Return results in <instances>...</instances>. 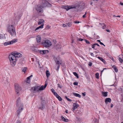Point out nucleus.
Here are the masks:
<instances>
[{
    "label": "nucleus",
    "mask_w": 123,
    "mask_h": 123,
    "mask_svg": "<svg viewBox=\"0 0 123 123\" xmlns=\"http://www.w3.org/2000/svg\"><path fill=\"white\" fill-rule=\"evenodd\" d=\"M58 87H59L60 88H61L62 87V86L59 84H58Z\"/></svg>",
    "instance_id": "43"
},
{
    "label": "nucleus",
    "mask_w": 123,
    "mask_h": 123,
    "mask_svg": "<svg viewBox=\"0 0 123 123\" xmlns=\"http://www.w3.org/2000/svg\"><path fill=\"white\" fill-rule=\"evenodd\" d=\"M61 118L62 120L66 122H67L68 121V120L67 119L65 118L63 116H62Z\"/></svg>",
    "instance_id": "22"
},
{
    "label": "nucleus",
    "mask_w": 123,
    "mask_h": 123,
    "mask_svg": "<svg viewBox=\"0 0 123 123\" xmlns=\"http://www.w3.org/2000/svg\"><path fill=\"white\" fill-rule=\"evenodd\" d=\"M106 31L108 32H110V31L109 30H107Z\"/></svg>",
    "instance_id": "55"
},
{
    "label": "nucleus",
    "mask_w": 123,
    "mask_h": 123,
    "mask_svg": "<svg viewBox=\"0 0 123 123\" xmlns=\"http://www.w3.org/2000/svg\"><path fill=\"white\" fill-rule=\"evenodd\" d=\"M43 26L44 24H42V25H41L40 26L37 28L35 30V31H36L40 28H43Z\"/></svg>",
    "instance_id": "23"
},
{
    "label": "nucleus",
    "mask_w": 123,
    "mask_h": 123,
    "mask_svg": "<svg viewBox=\"0 0 123 123\" xmlns=\"http://www.w3.org/2000/svg\"><path fill=\"white\" fill-rule=\"evenodd\" d=\"M84 40H85V42L87 44H90V43L89 41L85 39H84Z\"/></svg>",
    "instance_id": "34"
},
{
    "label": "nucleus",
    "mask_w": 123,
    "mask_h": 123,
    "mask_svg": "<svg viewBox=\"0 0 123 123\" xmlns=\"http://www.w3.org/2000/svg\"><path fill=\"white\" fill-rule=\"evenodd\" d=\"M99 74L97 73L95 74V77L96 78L98 79L99 78Z\"/></svg>",
    "instance_id": "28"
},
{
    "label": "nucleus",
    "mask_w": 123,
    "mask_h": 123,
    "mask_svg": "<svg viewBox=\"0 0 123 123\" xmlns=\"http://www.w3.org/2000/svg\"><path fill=\"white\" fill-rule=\"evenodd\" d=\"M90 54L92 56H94V54H93V53H90Z\"/></svg>",
    "instance_id": "45"
},
{
    "label": "nucleus",
    "mask_w": 123,
    "mask_h": 123,
    "mask_svg": "<svg viewBox=\"0 0 123 123\" xmlns=\"http://www.w3.org/2000/svg\"><path fill=\"white\" fill-rule=\"evenodd\" d=\"M26 69L27 68L26 67H25L23 70V72H25L26 71Z\"/></svg>",
    "instance_id": "38"
},
{
    "label": "nucleus",
    "mask_w": 123,
    "mask_h": 123,
    "mask_svg": "<svg viewBox=\"0 0 123 123\" xmlns=\"http://www.w3.org/2000/svg\"><path fill=\"white\" fill-rule=\"evenodd\" d=\"M113 68L114 70V71L116 72H117L118 71V70L117 68L115 66H113Z\"/></svg>",
    "instance_id": "26"
},
{
    "label": "nucleus",
    "mask_w": 123,
    "mask_h": 123,
    "mask_svg": "<svg viewBox=\"0 0 123 123\" xmlns=\"http://www.w3.org/2000/svg\"><path fill=\"white\" fill-rule=\"evenodd\" d=\"M100 43L101 45H104V44L103 43L101 42H100Z\"/></svg>",
    "instance_id": "56"
},
{
    "label": "nucleus",
    "mask_w": 123,
    "mask_h": 123,
    "mask_svg": "<svg viewBox=\"0 0 123 123\" xmlns=\"http://www.w3.org/2000/svg\"><path fill=\"white\" fill-rule=\"evenodd\" d=\"M42 44L44 47L46 48L49 47L52 45L51 42L48 40L43 41L42 43Z\"/></svg>",
    "instance_id": "4"
},
{
    "label": "nucleus",
    "mask_w": 123,
    "mask_h": 123,
    "mask_svg": "<svg viewBox=\"0 0 123 123\" xmlns=\"http://www.w3.org/2000/svg\"><path fill=\"white\" fill-rule=\"evenodd\" d=\"M56 64L61 65V62L60 61H59L58 60H57L56 62Z\"/></svg>",
    "instance_id": "33"
},
{
    "label": "nucleus",
    "mask_w": 123,
    "mask_h": 123,
    "mask_svg": "<svg viewBox=\"0 0 123 123\" xmlns=\"http://www.w3.org/2000/svg\"><path fill=\"white\" fill-rule=\"evenodd\" d=\"M38 24L39 25L44 24L43 23L44 22V20L43 19H40L38 20Z\"/></svg>",
    "instance_id": "19"
},
{
    "label": "nucleus",
    "mask_w": 123,
    "mask_h": 123,
    "mask_svg": "<svg viewBox=\"0 0 123 123\" xmlns=\"http://www.w3.org/2000/svg\"><path fill=\"white\" fill-rule=\"evenodd\" d=\"M79 106V105L77 104V103H74V104L73 105V111H74Z\"/></svg>",
    "instance_id": "15"
},
{
    "label": "nucleus",
    "mask_w": 123,
    "mask_h": 123,
    "mask_svg": "<svg viewBox=\"0 0 123 123\" xmlns=\"http://www.w3.org/2000/svg\"><path fill=\"white\" fill-rule=\"evenodd\" d=\"M93 3V1H92H92H91V3H90V5H92V3Z\"/></svg>",
    "instance_id": "53"
},
{
    "label": "nucleus",
    "mask_w": 123,
    "mask_h": 123,
    "mask_svg": "<svg viewBox=\"0 0 123 123\" xmlns=\"http://www.w3.org/2000/svg\"><path fill=\"white\" fill-rule=\"evenodd\" d=\"M75 7V6H64V8H65L67 11H68V10H69V9H72V8H75H75H74Z\"/></svg>",
    "instance_id": "16"
},
{
    "label": "nucleus",
    "mask_w": 123,
    "mask_h": 123,
    "mask_svg": "<svg viewBox=\"0 0 123 123\" xmlns=\"http://www.w3.org/2000/svg\"><path fill=\"white\" fill-rule=\"evenodd\" d=\"M33 76V75H30V76L28 77V79H29V78H30Z\"/></svg>",
    "instance_id": "48"
},
{
    "label": "nucleus",
    "mask_w": 123,
    "mask_h": 123,
    "mask_svg": "<svg viewBox=\"0 0 123 123\" xmlns=\"http://www.w3.org/2000/svg\"><path fill=\"white\" fill-rule=\"evenodd\" d=\"M36 41L37 43L40 42L41 40V38L40 36H38L36 38Z\"/></svg>",
    "instance_id": "17"
},
{
    "label": "nucleus",
    "mask_w": 123,
    "mask_h": 123,
    "mask_svg": "<svg viewBox=\"0 0 123 123\" xmlns=\"http://www.w3.org/2000/svg\"><path fill=\"white\" fill-rule=\"evenodd\" d=\"M9 58L11 64L12 66H14L16 63L17 59L15 56L12 53L9 56Z\"/></svg>",
    "instance_id": "3"
},
{
    "label": "nucleus",
    "mask_w": 123,
    "mask_h": 123,
    "mask_svg": "<svg viewBox=\"0 0 123 123\" xmlns=\"http://www.w3.org/2000/svg\"><path fill=\"white\" fill-rule=\"evenodd\" d=\"M78 83L77 82H75L73 83V84L75 85H78Z\"/></svg>",
    "instance_id": "39"
},
{
    "label": "nucleus",
    "mask_w": 123,
    "mask_h": 123,
    "mask_svg": "<svg viewBox=\"0 0 123 123\" xmlns=\"http://www.w3.org/2000/svg\"><path fill=\"white\" fill-rule=\"evenodd\" d=\"M12 53L15 56L16 58L21 57L22 56V55L20 53L18 52H17L15 51L14 52Z\"/></svg>",
    "instance_id": "12"
},
{
    "label": "nucleus",
    "mask_w": 123,
    "mask_h": 123,
    "mask_svg": "<svg viewBox=\"0 0 123 123\" xmlns=\"http://www.w3.org/2000/svg\"><path fill=\"white\" fill-rule=\"evenodd\" d=\"M99 60L101 61L104 63H105V60L101 57H100V58Z\"/></svg>",
    "instance_id": "30"
},
{
    "label": "nucleus",
    "mask_w": 123,
    "mask_h": 123,
    "mask_svg": "<svg viewBox=\"0 0 123 123\" xmlns=\"http://www.w3.org/2000/svg\"><path fill=\"white\" fill-rule=\"evenodd\" d=\"M120 4L121 5H122V6L123 5V3H122V2H120Z\"/></svg>",
    "instance_id": "57"
},
{
    "label": "nucleus",
    "mask_w": 123,
    "mask_h": 123,
    "mask_svg": "<svg viewBox=\"0 0 123 123\" xmlns=\"http://www.w3.org/2000/svg\"><path fill=\"white\" fill-rule=\"evenodd\" d=\"M116 17L120 18V15H118V16H116Z\"/></svg>",
    "instance_id": "61"
},
{
    "label": "nucleus",
    "mask_w": 123,
    "mask_h": 123,
    "mask_svg": "<svg viewBox=\"0 0 123 123\" xmlns=\"http://www.w3.org/2000/svg\"><path fill=\"white\" fill-rule=\"evenodd\" d=\"M46 104L45 101L44 100H42L40 105L41 106L39 107V109L41 110L44 109L45 106Z\"/></svg>",
    "instance_id": "11"
},
{
    "label": "nucleus",
    "mask_w": 123,
    "mask_h": 123,
    "mask_svg": "<svg viewBox=\"0 0 123 123\" xmlns=\"http://www.w3.org/2000/svg\"><path fill=\"white\" fill-rule=\"evenodd\" d=\"M20 102V98H19L17 101V106L18 107V110L17 111L18 116L19 115L20 113L23 110V105Z\"/></svg>",
    "instance_id": "1"
},
{
    "label": "nucleus",
    "mask_w": 123,
    "mask_h": 123,
    "mask_svg": "<svg viewBox=\"0 0 123 123\" xmlns=\"http://www.w3.org/2000/svg\"><path fill=\"white\" fill-rule=\"evenodd\" d=\"M26 82L28 83H29L30 82V78H29V79H28V77L27 78L26 80Z\"/></svg>",
    "instance_id": "31"
},
{
    "label": "nucleus",
    "mask_w": 123,
    "mask_h": 123,
    "mask_svg": "<svg viewBox=\"0 0 123 123\" xmlns=\"http://www.w3.org/2000/svg\"><path fill=\"white\" fill-rule=\"evenodd\" d=\"M17 40L16 39H14L13 40L11 41L6 42L4 43V45L6 46L8 45H9L17 41Z\"/></svg>",
    "instance_id": "7"
},
{
    "label": "nucleus",
    "mask_w": 123,
    "mask_h": 123,
    "mask_svg": "<svg viewBox=\"0 0 123 123\" xmlns=\"http://www.w3.org/2000/svg\"><path fill=\"white\" fill-rule=\"evenodd\" d=\"M51 91L54 94V95L55 94V93H57L55 92V90L53 88L52 89H51Z\"/></svg>",
    "instance_id": "27"
},
{
    "label": "nucleus",
    "mask_w": 123,
    "mask_h": 123,
    "mask_svg": "<svg viewBox=\"0 0 123 123\" xmlns=\"http://www.w3.org/2000/svg\"><path fill=\"white\" fill-rule=\"evenodd\" d=\"M96 44V45H97L98 46H99V45L98 43H95V45Z\"/></svg>",
    "instance_id": "52"
},
{
    "label": "nucleus",
    "mask_w": 123,
    "mask_h": 123,
    "mask_svg": "<svg viewBox=\"0 0 123 123\" xmlns=\"http://www.w3.org/2000/svg\"><path fill=\"white\" fill-rule=\"evenodd\" d=\"M73 74L77 78H79V76L78 74L75 72H74L73 73Z\"/></svg>",
    "instance_id": "29"
},
{
    "label": "nucleus",
    "mask_w": 123,
    "mask_h": 123,
    "mask_svg": "<svg viewBox=\"0 0 123 123\" xmlns=\"http://www.w3.org/2000/svg\"><path fill=\"white\" fill-rule=\"evenodd\" d=\"M86 93L85 92L82 93V94L83 95V96L84 97L85 96V95H86Z\"/></svg>",
    "instance_id": "44"
},
{
    "label": "nucleus",
    "mask_w": 123,
    "mask_h": 123,
    "mask_svg": "<svg viewBox=\"0 0 123 123\" xmlns=\"http://www.w3.org/2000/svg\"><path fill=\"white\" fill-rule=\"evenodd\" d=\"M92 63L91 62H89V64H88V65L89 66L91 67V66H92Z\"/></svg>",
    "instance_id": "37"
},
{
    "label": "nucleus",
    "mask_w": 123,
    "mask_h": 123,
    "mask_svg": "<svg viewBox=\"0 0 123 123\" xmlns=\"http://www.w3.org/2000/svg\"><path fill=\"white\" fill-rule=\"evenodd\" d=\"M31 59H32V61H34V59L33 58H31Z\"/></svg>",
    "instance_id": "63"
},
{
    "label": "nucleus",
    "mask_w": 123,
    "mask_h": 123,
    "mask_svg": "<svg viewBox=\"0 0 123 123\" xmlns=\"http://www.w3.org/2000/svg\"><path fill=\"white\" fill-rule=\"evenodd\" d=\"M65 98H66V99L69 102H71L72 101V100L69 98H68L67 96H65Z\"/></svg>",
    "instance_id": "32"
},
{
    "label": "nucleus",
    "mask_w": 123,
    "mask_h": 123,
    "mask_svg": "<svg viewBox=\"0 0 123 123\" xmlns=\"http://www.w3.org/2000/svg\"><path fill=\"white\" fill-rule=\"evenodd\" d=\"M63 26L64 27L67 26V25L65 24H63Z\"/></svg>",
    "instance_id": "50"
},
{
    "label": "nucleus",
    "mask_w": 123,
    "mask_h": 123,
    "mask_svg": "<svg viewBox=\"0 0 123 123\" xmlns=\"http://www.w3.org/2000/svg\"><path fill=\"white\" fill-rule=\"evenodd\" d=\"M96 44L95 45V43L93 44L92 45V48L94 49L96 46Z\"/></svg>",
    "instance_id": "36"
},
{
    "label": "nucleus",
    "mask_w": 123,
    "mask_h": 123,
    "mask_svg": "<svg viewBox=\"0 0 123 123\" xmlns=\"http://www.w3.org/2000/svg\"><path fill=\"white\" fill-rule=\"evenodd\" d=\"M83 40H84V39H83L81 38H79L78 39V40L80 41H82Z\"/></svg>",
    "instance_id": "47"
},
{
    "label": "nucleus",
    "mask_w": 123,
    "mask_h": 123,
    "mask_svg": "<svg viewBox=\"0 0 123 123\" xmlns=\"http://www.w3.org/2000/svg\"><path fill=\"white\" fill-rule=\"evenodd\" d=\"M82 17L83 18H85L86 17V15H83V16H82Z\"/></svg>",
    "instance_id": "51"
},
{
    "label": "nucleus",
    "mask_w": 123,
    "mask_h": 123,
    "mask_svg": "<svg viewBox=\"0 0 123 123\" xmlns=\"http://www.w3.org/2000/svg\"><path fill=\"white\" fill-rule=\"evenodd\" d=\"M108 92H102V94H103V95L105 97H107V93Z\"/></svg>",
    "instance_id": "24"
},
{
    "label": "nucleus",
    "mask_w": 123,
    "mask_h": 123,
    "mask_svg": "<svg viewBox=\"0 0 123 123\" xmlns=\"http://www.w3.org/2000/svg\"><path fill=\"white\" fill-rule=\"evenodd\" d=\"M47 84L45 83L44 86L43 85L41 86V87L39 86V91L43 90L45 88L47 85Z\"/></svg>",
    "instance_id": "13"
},
{
    "label": "nucleus",
    "mask_w": 123,
    "mask_h": 123,
    "mask_svg": "<svg viewBox=\"0 0 123 123\" xmlns=\"http://www.w3.org/2000/svg\"><path fill=\"white\" fill-rule=\"evenodd\" d=\"M85 4L84 3H82L80 4V5H77V6H75V9H77L75 11H81L83 10Z\"/></svg>",
    "instance_id": "5"
},
{
    "label": "nucleus",
    "mask_w": 123,
    "mask_h": 123,
    "mask_svg": "<svg viewBox=\"0 0 123 123\" xmlns=\"http://www.w3.org/2000/svg\"><path fill=\"white\" fill-rule=\"evenodd\" d=\"M119 58L118 59L119 61H120V62L122 63L123 62V59L120 57H119Z\"/></svg>",
    "instance_id": "35"
},
{
    "label": "nucleus",
    "mask_w": 123,
    "mask_h": 123,
    "mask_svg": "<svg viewBox=\"0 0 123 123\" xmlns=\"http://www.w3.org/2000/svg\"><path fill=\"white\" fill-rule=\"evenodd\" d=\"M60 65H59L58 66V68H57L58 69H59V67H60Z\"/></svg>",
    "instance_id": "58"
},
{
    "label": "nucleus",
    "mask_w": 123,
    "mask_h": 123,
    "mask_svg": "<svg viewBox=\"0 0 123 123\" xmlns=\"http://www.w3.org/2000/svg\"><path fill=\"white\" fill-rule=\"evenodd\" d=\"M97 41L98 42H99V43L101 42L100 40H97Z\"/></svg>",
    "instance_id": "62"
},
{
    "label": "nucleus",
    "mask_w": 123,
    "mask_h": 123,
    "mask_svg": "<svg viewBox=\"0 0 123 123\" xmlns=\"http://www.w3.org/2000/svg\"><path fill=\"white\" fill-rule=\"evenodd\" d=\"M39 86H36L31 87V90L34 93L38 92L39 91Z\"/></svg>",
    "instance_id": "9"
},
{
    "label": "nucleus",
    "mask_w": 123,
    "mask_h": 123,
    "mask_svg": "<svg viewBox=\"0 0 123 123\" xmlns=\"http://www.w3.org/2000/svg\"><path fill=\"white\" fill-rule=\"evenodd\" d=\"M46 76L47 78L49 77L50 75V73L49 72L48 70H47L46 71Z\"/></svg>",
    "instance_id": "25"
},
{
    "label": "nucleus",
    "mask_w": 123,
    "mask_h": 123,
    "mask_svg": "<svg viewBox=\"0 0 123 123\" xmlns=\"http://www.w3.org/2000/svg\"><path fill=\"white\" fill-rule=\"evenodd\" d=\"M65 112L66 113H68V110H66L65 111Z\"/></svg>",
    "instance_id": "59"
},
{
    "label": "nucleus",
    "mask_w": 123,
    "mask_h": 123,
    "mask_svg": "<svg viewBox=\"0 0 123 123\" xmlns=\"http://www.w3.org/2000/svg\"><path fill=\"white\" fill-rule=\"evenodd\" d=\"M67 26L70 27L71 26V25L70 24H67Z\"/></svg>",
    "instance_id": "46"
},
{
    "label": "nucleus",
    "mask_w": 123,
    "mask_h": 123,
    "mask_svg": "<svg viewBox=\"0 0 123 123\" xmlns=\"http://www.w3.org/2000/svg\"><path fill=\"white\" fill-rule=\"evenodd\" d=\"M49 50H40L39 52L41 54L44 55L48 53H49Z\"/></svg>",
    "instance_id": "14"
},
{
    "label": "nucleus",
    "mask_w": 123,
    "mask_h": 123,
    "mask_svg": "<svg viewBox=\"0 0 123 123\" xmlns=\"http://www.w3.org/2000/svg\"><path fill=\"white\" fill-rule=\"evenodd\" d=\"M113 104H111V107H113Z\"/></svg>",
    "instance_id": "60"
},
{
    "label": "nucleus",
    "mask_w": 123,
    "mask_h": 123,
    "mask_svg": "<svg viewBox=\"0 0 123 123\" xmlns=\"http://www.w3.org/2000/svg\"><path fill=\"white\" fill-rule=\"evenodd\" d=\"M15 88V91L18 94L19 92L21 90V88L20 86L18 84L15 83L14 84Z\"/></svg>",
    "instance_id": "6"
},
{
    "label": "nucleus",
    "mask_w": 123,
    "mask_h": 123,
    "mask_svg": "<svg viewBox=\"0 0 123 123\" xmlns=\"http://www.w3.org/2000/svg\"><path fill=\"white\" fill-rule=\"evenodd\" d=\"M7 31L12 36L15 35L16 34L15 27L12 25H9L8 26Z\"/></svg>",
    "instance_id": "2"
},
{
    "label": "nucleus",
    "mask_w": 123,
    "mask_h": 123,
    "mask_svg": "<svg viewBox=\"0 0 123 123\" xmlns=\"http://www.w3.org/2000/svg\"><path fill=\"white\" fill-rule=\"evenodd\" d=\"M106 69V68H104L103 69L102 71H101V73H102L103 71L104 70Z\"/></svg>",
    "instance_id": "54"
},
{
    "label": "nucleus",
    "mask_w": 123,
    "mask_h": 123,
    "mask_svg": "<svg viewBox=\"0 0 123 123\" xmlns=\"http://www.w3.org/2000/svg\"><path fill=\"white\" fill-rule=\"evenodd\" d=\"M73 95L75 96L79 97V98L81 97V95L79 94L76 93H73Z\"/></svg>",
    "instance_id": "21"
},
{
    "label": "nucleus",
    "mask_w": 123,
    "mask_h": 123,
    "mask_svg": "<svg viewBox=\"0 0 123 123\" xmlns=\"http://www.w3.org/2000/svg\"><path fill=\"white\" fill-rule=\"evenodd\" d=\"M98 1V0H93L92 1L93 2V3H97Z\"/></svg>",
    "instance_id": "40"
},
{
    "label": "nucleus",
    "mask_w": 123,
    "mask_h": 123,
    "mask_svg": "<svg viewBox=\"0 0 123 123\" xmlns=\"http://www.w3.org/2000/svg\"><path fill=\"white\" fill-rule=\"evenodd\" d=\"M55 97L57 98L58 99V100L61 101L62 100V98L61 97H60L59 96L57 93H55Z\"/></svg>",
    "instance_id": "18"
},
{
    "label": "nucleus",
    "mask_w": 123,
    "mask_h": 123,
    "mask_svg": "<svg viewBox=\"0 0 123 123\" xmlns=\"http://www.w3.org/2000/svg\"><path fill=\"white\" fill-rule=\"evenodd\" d=\"M111 100L110 98H106L105 99V102L106 104H107L108 102H111Z\"/></svg>",
    "instance_id": "20"
},
{
    "label": "nucleus",
    "mask_w": 123,
    "mask_h": 123,
    "mask_svg": "<svg viewBox=\"0 0 123 123\" xmlns=\"http://www.w3.org/2000/svg\"><path fill=\"white\" fill-rule=\"evenodd\" d=\"M106 28V25L104 24H103V25L102 26V28L103 29H105Z\"/></svg>",
    "instance_id": "41"
},
{
    "label": "nucleus",
    "mask_w": 123,
    "mask_h": 123,
    "mask_svg": "<svg viewBox=\"0 0 123 123\" xmlns=\"http://www.w3.org/2000/svg\"><path fill=\"white\" fill-rule=\"evenodd\" d=\"M42 1L43 7L51 6V5L45 0H42Z\"/></svg>",
    "instance_id": "8"
},
{
    "label": "nucleus",
    "mask_w": 123,
    "mask_h": 123,
    "mask_svg": "<svg viewBox=\"0 0 123 123\" xmlns=\"http://www.w3.org/2000/svg\"><path fill=\"white\" fill-rule=\"evenodd\" d=\"M80 22H79V21H75L74 22V23H80Z\"/></svg>",
    "instance_id": "49"
},
{
    "label": "nucleus",
    "mask_w": 123,
    "mask_h": 123,
    "mask_svg": "<svg viewBox=\"0 0 123 123\" xmlns=\"http://www.w3.org/2000/svg\"><path fill=\"white\" fill-rule=\"evenodd\" d=\"M3 38V35L1 34H0V39H1Z\"/></svg>",
    "instance_id": "42"
},
{
    "label": "nucleus",
    "mask_w": 123,
    "mask_h": 123,
    "mask_svg": "<svg viewBox=\"0 0 123 123\" xmlns=\"http://www.w3.org/2000/svg\"><path fill=\"white\" fill-rule=\"evenodd\" d=\"M101 57H97V58H98L99 59H100V58Z\"/></svg>",
    "instance_id": "64"
},
{
    "label": "nucleus",
    "mask_w": 123,
    "mask_h": 123,
    "mask_svg": "<svg viewBox=\"0 0 123 123\" xmlns=\"http://www.w3.org/2000/svg\"><path fill=\"white\" fill-rule=\"evenodd\" d=\"M43 7L40 5H37L36 6V10L38 12H41L43 10Z\"/></svg>",
    "instance_id": "10"
}]
</instances>
